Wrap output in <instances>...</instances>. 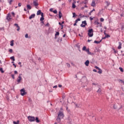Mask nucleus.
<instances>
[{"label":"nucleus","mask_w":124,"mask_h":124,"mask_svg":"<svg viewBox=\"0 0 124 124\" xmlns=\"http://www.w3.org/2000/svg\"><path fill=\"white\" fill-rule=\"evenodd\" d=\"M120 81L122 82V83H123L124 85V81H123V80H120Z\"/></svg>","instance_id":"52"},{"label":"nucleus","mask_w":124,"mask_h":124,"mask_svg":"<svg viewBox=\"0 0 124 124\" xmlns=\"http://www.w3.org/2000/svg\"><path fill=\"white\" fill-rule=\"evenodd\" d=\"M72 7L73 8H76V5L75 4L74 2L73 3Z\"/></svg>","instance_id":"29"},{"label":"nucleus","mask_w":124,"mask_h":124,"mask_svg":"<svg viewBox=\"0 0 124 124\" xmlns=\"http://www.w3.org/2000/svg\"><path fill=\"white\" fill-rule=\"evenodd\" d=\"M78 21H80V18H77L76 19L75 23H74V26H77V23H78Z\"/></svg>","instance_id":"12"},{"label":"nucleus","mask_w":124,"mask_h":124,"mask_svg":"<svg viewBox=\"0 0 124 124\" xmlns=\"http://www.w3.org/2000/svg\"><path fill=\"white\" fill-rule=\"evenodd\" d=\"M28 119L30 122H34L35 120V117H32L31 116H28Z\"/></svg>","instance_id":"5"},{"label":"nucleus","mask_w":124,"mask_h":124,"mask_svg":"<svg viewBox=\"0 0 124 124\" xmlns=\"http://www.w3.org/2000/svg\"><path fill=\"white\" fill-rule=\"evenodd\" d=\"M106 38H107V37H110V35H108V34H106Z\"/></svg>","instance_id":"38"},{"label":"nucleus","mask_w":124,"mask_h":124,"mask_svg":"<svg viewBox=\"0 0 124 124\" xmlns=\"http://www.w3.org/2000/svg\"><path fill=\"white\" fill-rule=\"evenodd\" d=\"M87 25V23L86 20H84V21H82V23L80 24V27H82V28H85Z\"/></svg>","instance_id":"6"},{"label":"nucleus","mask_w":124,"mask_h":124,"mask_svg":"<svg viewBox=\"0 0 124 124\" xmlns=\"http://www.w3.org/2000/svg\"><path fill=\"white\" fill-rule=\"evenodd\" d=\"M14 73H15V74H17L18 73L17 71H16V70L15 71Z\"/></svg>","instance_id":"48"},{"label":"nucleus","mask_w":124,"mask_h":124,"mask_svg":"<svg viewBox=\"0 0 124 124\" xmlns=\"http://www.w3.org/2000/svg\"><path fill=\"white\" fill-rule=\"evenodd\" d=\"M92 13H93V10H92L91 11H90V13H89V15H92Z\"/></svg>","instance_id":"47"},{"label":"nucleus","mask_w":124,"mask_h":124,"mask_svg":"<svg viewBox=\"0 0 124 124\" xmlns=\"http://www.w3.org/2000/svg\"><path fill=\"white\" fill-rule=\"evenodd\" d=\"M97 93H102V90H101V89L100 88H99L98 91H97Z\"/></svg>","instance_id":"17"},{"label":"nucleus","mask_w":124,"mask_h":124,"mask_svg":"<svg viewBox=\"0 0 124 124\" xmlns=\"http://www.w3.org/2000/svg\"><path fill=\"white\" fill-rule=\"evenodd\" d=\"M19 121H17V122H13V124H19Z\"/></svg>","instance_id":"24"},{"label":"nucleus","mask_w":124,"mask_h":124,"mask_svg":"<svg viewBox=\"0 0 124 124\" xmlns=\"http://www.w3.org/2000/svg\"><path fill=\"white\" fill-rule=\"evenodd\" d=\"M21 6H22V3L21 2L18 3V7H21Z\"/></svg>","instance_id":"42"},{"label":"nucleus","mask_w":124,"mask_h":124,"mask_svg":"<svg viewBox=\"0 0 124 124\" xmlns=\"http://www.w3.org/2000/svg\"><path fill=\"white\" fill-rule=\"evenodd\" d=\"M104 34H105V36H106L107 33H106V31H104Z\"/></svg>","instance_id":"56"},{"label":"nucleus","mask_w":124,"mask_h":124,"mask_svg":"<svg viewBox=\"0 0 124 124\" xmlns=\"http://www.w3.org/2000/svg\"><path fill=\"white\" fill-rule=\"evenodd\" d=\"M103 71L102 70V69H101V68H99V67H98V73H99V74H102Z\"/></svg>","instance_id":"16"},{"label":"nucleus","mask_w":124,"mask_h":124,"mask_svg":"<svg viewBox=\"0 0 124 124\" xmlns=\"http://www.w3.org/2000/svg\"><path fill=\"white\" fill-rule=\"evenodd\" d=\"M106 3H107V6L110 5V2H108V1H106Z\"/></svg>","instance_id":"30"},{"label":"nucleus","mask_w":124,"mask_h":124,"mask_svg":"<svg viewBox=\"0 0 124 124\" xmlns=\"http://www.w3.org/2000/svg\"><path fill=\"white\" fill-rule=\"evenodd\" d=\"M53 88H57V86L56 85V86H54V87H53Z\"/></svg>","instance_id":"64"},{"label":"nucleus","mask_w":124,"mask_h":124,"mask_svg":"<svg viewBox=\"0 0 124 124\" xmlns=\"http://www.w3.org/2000/svg\"><path fill=\"white\" fill-rule=\"evenodd\" d=\"M13 65H14L15 67L16 68V65L14 63Z\"/></svg>","instance_id":"63"},{"label":"nucleus","mask_w":124,"mask_h":124,"mask_svg":"<svg viewBox=\"0 0 124 124\" xmlns=\"http://www.w3.org/2000/svg\"><path fill=\"white\" fill-rule=\"evenodd\" d=\"M20 93H21V95H25V94H27V93L25 89H22L20 90Z\"/></svg>","instance_id":"7"},{"label":"nucleus","mask_w":124,"mask_h":124,"mask_svg":"<svg viewBox=\"0 0 124 124\" xmlns=\"http://www.w3.org/2000/svg\"><path fill=\"white\" fill-rule=\"evenodd\" d=\"M76 107L78 108V107H79V106H78V104H76Z\"/></svg>","instance_id":"61"},{"label":"nucleus","mask_w":124,"mask_h":124,"mask_svg":"<svg viewBox=\"0 0 124 124\" xmlns=\"http://www.w3.org/2000/svg\"><path fill=\"white\" fill-rule=\"evenodd\" d=\"M12 77L13 79H15V75L14 74L12 75Z\"/></svg>","instance_id":"44"},{"label":"nucleus","mask_w":124,"mask_h":124,"mask_svg":"<svg viewBox=\"0 0 124 124\" xmlns=\"http://www.w3.org/2000/svg\"><path fill=\"white\" fill-rule=\"evenodd\" d=\"M62 38H58L57 42H62Z\"/></svg>","instance_id":"22"},{"label":"nucleus","mask_w":124,"mask_h":124,"mask_svg":"<svg viewBox=\"0 0 124 124\" xmlns=\"http://www.w3.org/2000/svg\"><path fill=\"white\" fill-rule=\"evenodd\" d=\"M64 116L63 109L62 108H61L60 110L58 113L57 118L56 119V121H57L58 123H60L61 119H63Z\"/></svg>","instance_id":"1"},{"label":"nucleus","mask_w":124,"mask_h":124,"mask_svg":"<svg viewBox=\"0 0 124 124\" xmlns=\"http://www.w3.org/2000/svg\"><path fill=\"white\" fill-rule=\"evenodd\" d=\"M25 38H28V33H26L25 34Z\"/></svg>","instance_id":"35"},{"label":"nucleus","mask_w":124,"mask_h":124,"mask_svg":"<svg viewBox=\"0 0 124 124\" xmlns=\"http://www.w3.org/2000/svg\"><path fill=\"white\" fill-rule=\"evenodd\" d=\"M10 59H11V60H12L14 62L15 61V57H11Z\"/></svg>","instance_id":"25"},{"label":"nucleus","mask_w":124,"mask_h":124,"mask_svg":"<svg viewBox=\"0 0 124 124\" xmlns=\"http://www.w3.org/2000/svg\"><path fill=\"white\" fill-rule=\"evenodd\" d=\"M93 85L96 86V85H98V84H96L95 83H93Z\"/></svg>","instance_id":"54"},{"label":"nucleus","mask_w":124,"mask_h":124,"mask_svg":"<svg viewBox=\"0 0 124 124\" xmlns=\"http://www.w3.org/2000/svg\"><path fill=\"white\" fill-rule=\"evenodd\" d=\"M104 18H103V17H101L100 21L101 22H104Z\"/></svg>","instance_id":"31"},{"label":"nucleus","mask_w":124,"mask_h":124,"mask_svg":"<svg viewBox=\"0 0 124 124\" xmlns=\"http://www.w3.org/2000/svg\"><path fill=\"white\" fill-rule=\"evenodd\" d=\"M21 80H22V77H21V75H19L18 78H17V82L18 83H20Z\"/></svg>","instance_id":"10"},{"label":"nucleus","mask_w":124,"mask_h":124,"mask_svg":"<svg viewBox=\"0 0 124 124\" xmlns=\"http://www.w3.org/2000/svg\"><path fill=\"white\" fill-rule=\"evenodd\" d=\"M58 86L59 87V88H62V85H59Z\"/></svg>","instance_id":"59"},{"label":"nucleus","mask_w":124,"mask_h":124,"mask_svg":"<svg viewBox=\"0 0 124 124\" xmlns=\"http://www.w3.org/2000/svg\"><path fill=\"white\" fill-rule=\"evenodd\" d=\"M6 19L8 21H11V17H9V14H8Z\"/></svg>","instance_id":"18"},{"label":"nucleus","mask_w":124,"mask_h":124,"mask_svg":"<svg viewBox=\"0 0 124 124\" xmlns=\"http://www.w3.org/2000/svg\"><path fill=\"white\" fill-rule=\"evenodd\" d=\"M33 4L35 7H37V6H38V3L37 2V0H33Z\"/></svg>","instance_id":"8"},{"label":"nucleus","mask_w":124,"mask_h":124,"mask_svg":"<svg viewBox=\"0 0 124 124\" xmlns=\"http://www.w3.org/2000/svg\"><path fill=\"white\" fill-rule=\"evenodd\" d=\"M63 24L62 23H61V30H63Z\"/></svg>","instance_id":"36"},{"label":"nucleus","mask_w":124,"mask_h":124,"mask_svg":"<svg viewBox=\"0 0 124 124\" xmlns=\"http://www.w3.org/2000/svg\"><path fill=\"white\" fill-rule=\"evenodd\" d=\"M91 41H92V40H90L89 39L88 40V42L89 43L91 42Z\"/></svg>","instance_id":"62"},{"label":"nucleus","mask_w":124,"mask_h":124,"mask_svg":"<svg viewBox=\"0 0 124 124\" xmlns=\"http://www.w3.org/2000/svg\"><path fill=\"white\" fill-rule=\"evenodd\" d=\"M92 7H95L96 6V3L95 0H93L91 4Z\"/></svg>","instance_id":"9"},{"label":"nucleus","mask_w":124,"mask_h":124,"mask_svg":"<svg viewBox=\"0 0 124 124\" xmlns=\"http://www.w3.org/2000/svg\"><path fill=\"white\" fill-rule=\"evenodd\" d=\"M59 19H61L62 16V14L61 11H59Z\"/></svg>","instance_id":"15"},{"label":"nucleus","mask_w":124,"mask_h":124,"mask_svg":"<svg viewBox=\"0 0 124 124\" xmlns=\"http://www.w3.org/2000/svg\"><path fill=\"white\" fill-rule=\"evenodd\" d=\"M113 108L117 109V106L115 104L113 105Z\"/></svg>","instance_id":"39"},{"label":"nucleus","mask_w":124,"mask_h":124,"mask_svg":"<svg viewBox=\"0 0 124 124\" xmlns=\"http://www.w3.org/2000/svg\"><path fill=\"white\" fill-rule=\"evenodd\" d=\"M36 122H37V123H39L40 121H39V120L38 117H36Z\"/></svg>","instance_id":"28"},{"label":"nucleus","mask_w":124,"mask_h":124,"mask_svg":"<svg viewBox=\"0 0 124 124\" xmlns=\"http://www.w3.org/2000/svg\"><path fill=\"white\" fill-rule=\"evenodd\" d=\"M37 15H41V17L40 18V21H44V13L41 12V10H38L37 12Z\"/></svg>","instance_id":"2"},{"label":"nucleus","mask_w":124,"mask_h":124,"mask_svg":"<svg viewBox=\"0 0 124 124\" xmlns=\"http://www.w3.org/2000/svg\"><path fill=\"white\" fill-rule=\"evenodd\" d=\"M50 12H52V11H53L52 8H51V9H50Z\"/></svg>","instance_id":"58"},{"label":"nucleus","mask_w":124,"mask_h":124,"mask_svg":"<svg viewBox=\"0 0 124 124\" xmlns=\"http://www.w3.org/2000/svg\"><path fill=\"white\" fill-rule=\"evenodd\" d=\"M73 17H76L77 16V15H76V13H73Z\"/></svg>","instance_id":"34"},{"label":"nucleus","mask_w":124,"mask_h":124,"mask_svg":"<svg viewBox=\"0 0 124 124\" xmlns=\"http://www.w3.org/2000/svg\"><path fill=\"white\" fill-rule=\"evenodd\" d=\"M9 52H10V53H12V52H13V50H12V49H9Z\"/></svg>","instance_id":"40"},{"label":"nucleus","mask_w":124,"mask_h":124,"mask_svg":"<svg viewBox=\"0 0 124 124\" xmlns=\"http://www.w3.org/2000/svg\"><path fill=\"white\" fill-rule=\"evenodd\" d=\"M17 31H20V26H19L18 24V26H17Z\"/></svg>","instance_id":"32"},{"label":"nucleus","mask_w":124,"mask_h":124,"mask_svg":"<svg viewBox=\"0 0 124 124\" xmlns=\"http://www.w3.org/2000/svg\"><path fill=\"white\" fill-rule=\"evenodd\" d=\"M10 45H11V46H14V40H12V41H11Z\"/></svg>","instance_id":"21"},{"label":"nucleus","mask_w":124,"mask_h":124,"mask_svg":"<svg viewBox=\"0 0 124 124\" xmlns=\"http://www.w3.org/2000/svg\"><path fill=\"white\" fill-rule=\"evenodd\" d=\"M60 34V32H56L55 33V36H57V35H59Z\"/></svg>","instance_id":"33"},{"label":"nucleus","mask_w":124,"mask_h":124,"mask_svg":"<svg viewBox=\"0 0 124 124\" xmlns=\"http://www.w3.org/2000/svg\"><path fill=\"white\" fill-rule=\"evenodd\" d=\"M66 64H67V66H68V67H70L71 66H70V63H67Z\"/></svg>","instance_id":"41"},{"label":"nucleus","mask_w":124,"mask_h":124,"mask_svg":"<svg viewBox=\"0 0 124 124\" xmlns=\"http://www.w3.org/2000/svg\"><path fill=\"white\" fill-rule=\"evenodd\" d=\"M53 13H54L55 14H57V10H54L53 11Z\"/></svg>","instance_id":"46"},{"label":"nucleus","mask_w":124,"mask_h":124,"mask_svg":"<svg viewBox=\"0 0 124 124\" xmlns=\"http://www.w3.org/2000/svg\"><path fill=\"white\" fill-rule=\"evenodd\" d=\"M106 39V36H105V37H103L102 39Z\"/></svg>","instance_id":"57"},{"label":"nucleus","mask_w":124,"mask_h":124,"mask_svg":"<svg viewBox=\"0 0 124 124\" xmlns=\"http://www.w3.org/2000/svg\"><path fill=\"white\" fill-rule=\"evenodd\" d=\"M13 0H10V1H9V3L10 5L12 4V2H13Z\"/></svg>","instance_id":"37"},{"label":"nucleus","mask_w":124,"mask_h":124,"mask_svg":"<svg viewBox=\"0 0 124 124\" xmlns=\"http://www.w3.org/2000/svg\"><path fill=\"white\" fill-rule=\"evenodd\" d=\"M65 36H66V34H64L63 35V37H65Z\"/></svg>","instance_id":"60"},{"label":"nucleus","mask_w":124,"mask_h":124,"mask_svg":"<svg viewBox=\"0 0 124 124\" xmlns=\"http://www.w3.org/2000/svg\"><path fill=\"white\" fill-rule=\"evenodd\" d=\"M113 51H114L115 54H116L117 51H116V50H115V49H113Z\"/></svg>","instance_id":"50"},{"label":"nucleus","mask_w":124,"mask_h":124,"mask_svg":"<svg viewBox=\"0 0 124 124\" xmlns=\"http://www.w3.org/2000/svg\"><path fill=\"white\" fill-rule=\"evenodd\" d=\"M27 9H29V10H31V5H30L29 4H28L27 5Z\"/></svg>","instance_id":"19"},{"label":"nucleus","mask_w":124,"mask_h":124,"mask_svg":"<svg viewBox=\"0 0 124 124\" xmlns=\"http://www.w3.org/2000/svg\"><path fill=\"white\" fill-rule=\"evenodd\" d=\"M82 50L85 51L88 54V55H93V54H92V53H91V52L90 51L89 49H87L85 46H84V47H83Z\"/></svg>","instance_id":"4"},{"label":"nucleus","mask_w":124,"mask_h":124,"mask_svg":"<svg viewBox=\"0 0 124 124\" xmlns=\"http://www.w3.org/2000/svg\"><path fill=\"white\" fill-rule=\"evenodd\" d=\"M88 35L89 37H93V28H91V29H89Z\"/></svg>","instance_id":"3"},{"label":"nucleus","mask_w":124,"mask_h":124,"mask_svg":"<svg viewBox=\"0 0 124 124\" xmlns=\"http://www.w3.org/2000/svg\"><path fill=\"white\" fill-rule=\"evenodd\" d=\"M0 71L1 72V73H4V71L3 68H0Z\"/></svg>","instance_id":"27"},{"label":"nucleus","mask_w":124,"mask_h":124,"mask_svg":"<svg viewBox=\"0 0 124 124\" xmlns=\"http://www.w3.org/2000/svg\"><path fill=\"white\" fill-rule=\"evenodd\" d=\"M95 68H96V69H99V67L98 66H95Z\"/></svg>","instance_id":"55"},{"label":"nucleus","mask_w":124,"mask_h":124,"mask_svg":"<svg viewBox=\"0 0 124 124\" xmlns=\"http://www.w3.org/2000/svg\"><path fill=\"white\" fill-rule=\"evenodd\" d=\"M119 46L118 47V49H122V42H119Z\"/></svg>","instance_id":"14"},{"label":"nucleus","mask_w":124,"mask_h":124,"mask_svg":"<svg viewBox=\"0 0 124 124\" xmlns=\"http://www.w3.org/2000/svg\"><path fill=\"white\" fill-rule=\"evenodd\" d=\"M12 14L14 16H15V13L14 12H12Z\"/></svg>","instance_id":"49"},{"label":"nucleus","mask_w":124,"mask_h":124,"mask_svg":"<svg viewBox=\"0 0 124 124\" xmlns=\"http://www.w3.org/2000/svg\"><path fill=\"white\" fill-rule=\"evenodd\" d=\"M93 71L94 72H97L96 69H93Z\"/></svg>","instance_id":"53"},{"label":"nucleus","mask_w":124,"mask_h":124,"mask_svg":"<svg viewBox=\"0 0 124 124\" xmlns=\"http://www.w3.org/2000/svg\"><path fill=\"white\" fill-rule=\"evenodd\" d=\"M90 21H93V17H92V16H90Z\"/></svg>","instance_id":"43"},{"label":"nucleus","mask_w":124,"mask_h":124,"mask_svg":"<svg viewBox=\"0 0 124 124\" xmlns=\"http://www.w3.org/2000/svg\"><path fill=\"white\" fill-rule=\"evenodd\" d=\"M82 3H84V4H88V0H84V1H83Z\"/></svg>","instance_id":"23"},{"label":"nucleus","mask_w":124,"mask_h":124,"mask_svg":"<svg viewBox=\"0 0 124 124\" xmlns=\"http://www.w3.org/2000/svg\"><path fill=\"white\" fill-rule=\"evenodd\" d=\"M89 63H90V61H86L85 62V64L86 65V66H89Z\"/></svg>","instance_id":"13"},{"label":"nucleus","mask_w":124,"mask_h":124,"mask_svg":"<svg viewBox=\"0 0 124 124\" xmlns=\"http://www.w3.org/2000/svg\"><path fill=\"white\" fill-rule=\"evenodd\" d=\"M35 16V14H32L29 16L30 20H31V19H33V17Z\"/></svg>","instance_id":"11"},{"label":"nucleus","mask_w":124,"mask_h":124,"mask_svg":"<svg viewBox=\"0 0 124 124\" xmlns=\"http://www.w3.org/2000/svg\"><path fill=\"white\" fill-rule=\"evenodd\" d=\"M8 16H9V17H11V14L9 13V14H8Z\"/></svg>","instance_id":"51"},{"label":"nucleus","mask_w":124,"mask_h":124,"mask_svg":"<svg viewBox=\"0 0 124 124\" xmlns=\"http://www.w3.org/2000/svg\"><path fill=\"white\" fill-rule=\"evenodd\" d=\"M119 69H120L121 72H124V69L122 67H119Z\"/></svg>","instance_id":"26"},{"label":"nucleus","mask_w":124,"mask_h":124,"mask_svg":"<svg viewBox=\"0 0 124 124\" xmlns=\"http://www.w3.org/2000/svg\"><path fill=\"white\" fill-rule=\"evenodd\" d=\"M102 40H100V41H97L96 40H95L94 42V43H95L96 44H99V43H100V42H101Z\"/></svg>","instance_id":"20"},{"label":"nucleus","mask_w":124,"mask_h":124,"mask_svg":"<svg viewBox=\"0 0 124 124\" xmlns=\"http://www.w3.org/2000/svg\"><path fill=\"white\" fill-rule=\"evenodd\" d=\"M15 26L16 27V28H18V23H15Z\"/></svg>","instance_id":"45"}]
</instances>
